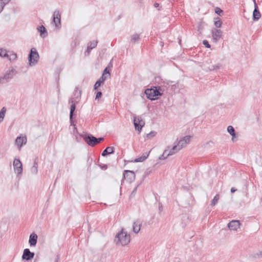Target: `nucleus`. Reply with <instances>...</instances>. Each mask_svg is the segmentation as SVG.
Listing matches in <instances>:
<instances>
[{
	"label": "nucleus",
	"mask_w": 262,
	"mask_h": 262,
	"mask_svg": "<svg viewBox=\"0 0 262 262\" xmlns=\"http://www.w3.org/2000/svg\"><path fill=\"white\" fill-rule=\"evenodd\" d=\"M101 96H102L101 92H100V91L98 92L96 94L95 99H98L99 98H100L101 97Z\"/></svg>",
	"instance_id": "obj_39"
},
{
	"label": "nucleus",
	"mask_w": 262,
	"mask_h": 262,
	"mask_svg": "<svg viewBox=\"0 0 262 262\" xmlns=\"http://www.w3.org/2000/svg\"><path fill=\"white\" fill-rule=\"evenodd\" d=\"M221 67V65L220 64H217L215 67L214 66H212V68H211L210 69V70H213L214 69H219Z\"/></svg>",
	"instance_id": "obj_41"
},
{
	"label": "nucleus",
	"mask_w": 262,
	"mask_h": 262,
	"mask_svg": "<svg viewBox=\"0 0 262 262\" xmlns=\"http://www.w3.org/2000/svg\"><path fill=\"white\" fill-rule=\"evenodd\" d=\"M228 132L232 136V140L234 141V138L236 137L235 129L232 126H228L227 127Z\"/></svg>",
	"instance_id": "obj_24"
},
{
	"label": "nucleus",
	"mask_w": 262,
	"mask_h": 262,
	"mask_svg": "<svg viewBox=\"0 0 262 262\" xmlns=\"http://www.w3.org/2000/svg\"><path fill=\"white\" fill-rule=\"evenodd\" d=\"M203 45H204L205 46V47L206 48H210V45H209V43L207 40H203Z\"/></svg>",
	"instance_id": "obj_37"
},
{
	"label": "nucleus",
	"mask_w": 262,
	"mask_h": 262,
	"mask_svg": "<svg viewBox=\"0 0 262 262\" xmlns=\"http://www.w3.org/2000/svg\"><path fill=\"white\" fill-rule=\"evenodd\" d=\"M190 138L191 137L190 136H186L183 137L177 143L178 145H179L180 148L182 149L189 142Z\"/></svg>",
	"instance_id": "obj_12"
},
{
	"label": "nucleus",
	"mask_w": 262,
	"mask_h": 262,
	"mask_svg": "<svg viewBox=\"0 0 262 262\" xmlns=\"http://www.w3.org/2000/svg\"><path fill=\"white\" fill-rule=\"evenodd\" d=\"M258 255L259 257H262V252H259V253L258 254Z\"/></svg>",
	"instance_id": "obj_48"
},
{
	"label": "nucleus",
	"mask_w": 262,
	"mask_h": 262,
	"mask_svg": "<svg viewBox=\"0 0 262 262\" xmlns=\"http://www.w3.org/2000/svg\"><path fill=\"white\" fill-rule=\"evenodd\" d=\"M2 2H3V3H5V5L6 4H7L8 3H9V2L10 1V0H2Z\"/></svg>",
	"instance_id": "obj_47"
},
{
	"label": "nucleus",
	"mask_w": 262,
	"mask_h": 262,
	"mask_svg": "<svg viewBox=\"0 0 262 262\" xmlns=\"http://www.w3.org/2000/svg\"><path fill=\"white\" fill-rule=\"evenodd\" d=\"M39 58V56L36 49L32 48L28 55L29 65L31 67L35 66L38 62Z\"/></svg>",
	"instance_id": "obj_5"
},
{
	"label": "nucleus",
	"mask_w": 262,
	"mask_h": 262,
	"mask_svg": "<svg viewBox=\"0 0 262 262\" xmlns=\"http://www.w3.org/2000/svg\"><path fill=\"white\" fill-rule=\"evenodd\" d=\"M149 153H150V151L148 152L143 153V155L141 157H140L138 158H136L134 160L135 162H142L144 161L148 158V157L149 155Z\"/></svg>",
	"instance_id": "obj_23"
},
{
	"label": "nucleus",
	"mask_w": 262,
	"mask_h": 262,
	"mask_svg": "<svg viewBox=\"0 0 262 262\" xmlns=\"http://www.w3.org/2000/svg\"><path fill=\"white\" fill-rule=\"evenodd\" d=\"M159 209L160 211H161L163 210V207L161 203H159Z\"/></svg>",
	"instance_id": "obj_44"
},
{
	"label": "nucleus",
	"mask_w": 262,
	"mask_h": 262,
	"mask_svg": "<svg viewBox=\"0 0 262 262\" xmlns=\"http://www.w3.org/2000/svg\"><path fill=\"white\" fill-rule=\"evenodd\" d=\"M137 187H138V186L134 188V189L133 190V191H132V192L131 193V195H130L131 196H133V195H134V193L137 191Z\"/></svg>",
	"instance_id": "obj_43"
},
{
	"label": "nucleus",
	"mask_w": 262,
	"mask_h": 262,
	"mask_svg": "<svg viewBox=\"0 0 262 262\" xmlns=\"http://www.w3.org/2000/svg\"><path fill=\"white\" fill-rule=\"evenodd\" d=\"M100 166L101 167V168L103 169H106L107 167V165H100Z\"/></svg>",
	"instance_id": "obj_45"
},
{
	"label": "nucleus",
	"mask_w": 262,
	"mask_h": 262,
	"mask_svg": "<svg viewBox=\"0 0 262 262\" xmlns=\"http://www.w3.org/2000/svg\"><path fill=\"white\" fill-rule=\"evenodd\" d=\"M219 199L220 195L219 194H216L215 196L214 197L213 199L212 200L211 204V206H214L218 202Z\"/></svg>",
	"instance_id": "obj_31"
},
{
	"label": "nucleus",
	"mask_w": 262,
	"mask_h": 262,
	"mask_svg": "<svg viewBox=\"0 0 262 262\" xmlns=\"http://www.w3.org/2000/svg\"><path fill=\"white\" fill-rule=\"evenodd\" d=\"M61 15L59 10H56L53 13V21L56 27L58 28L61 24L60 23Z\"/></svg>",
	"instance_id": "obj_9"
},
{
	"label": "nucleus",
	"mask_w": 262,
	"mask_h": 262,
	"mask_svg": "<svg viewBox=\"0 0 262 262\" xmlns=\"http://www.w3.org/2000/svg\"><path fill=\"white\" fill-rule=\"evenodd\" d=\"M241 223L238 220H232L228 224L230 230L236 231L240 227Z\"/></svg>",
	"instance_id": "obj_11"
},
{
	"label": "nucleus",
	"mask_w": 262,
	"mask_h": 262,
	"mask_svg": "<svg viewBox=\"0 0 262 262\" xmlns=\"http://www.w3.org/2000/svg\"><path fill=\"white\" fill-rule=\"evenodd\" d=\"M6 111H7V109L5 107H3L1 109V110L0 111V123L2 122L3 121Z\"/></svg>",
	"instance_id": "obj_26"
},
{
	"label": "nucleus",
	"mask_w": 262,
	"mask_h": 262,
	"mask_svg": "<svg viewBox=\"0 0 262 262\" xmlns=\"http://www.w3.org/2000/svg\"><path fill=\"white\" fill-rule=\"evenodd\" d=\"M167 153H168V149H165V150L164 151V152H163V154H162V155H161L159 157V159L160 160H164V159H166V158L168 157V156H167Z\"/></svg>",
	"instance_id": "obj_33"
},
{
	"label": "nucleus",
	"mask_w": 262,
	"mask_h": 262,
	"mask_svg": "<svg viewBox=\"0 0 262 262\" xmlns=\"http://www.w3.org/2000/svg\"><path fill=\"white\" fill-rule=\"evenodd\" d=\"M134 124L136 130L140 132L142 127L144 125L145 122L141 117H135L134 118Z\"/></svg>",
	"instance_id": "obj_7"
},
{
	"label": "nucleus",
	"mask_w": 262,
	"mask_h": 262,
	"mask_svg": "<svg viewBox=\"0 0 262 262\" xmlns=\"http://www.w3.org/2000/svg\"><path fill=\"white\" fill-rule=\"evenodd\" d=\"M38 236L36 234L32 233L30 235L29 243L31 246H35L36 245Z\"/></svg>",
	"instance_id": "obj_16"
},
{
	"label": "nucleus",
	"mask_w": 262,
	"mask_h": 262,
	"mask_svg": "<svg viewBox=\"0 0 262 262\" xmlns=\"http://www.w3.org/2000/svg\"><path fill=\"white\" fill-rule=\"evenodd\" d=\"M38 31L40 32V35L41 36H42L43 34H44L45 33H46V35H47V30H46V29L45 28V27L43 26H39L38 28H37Z\"/></svg>",
	"instance_id": "obj_30"
},
{
	"label": "nucleus",
	"mask_w": 262,
	"mask_h": 262,
	"mask_svg": "<svg viewBox=\"0 0 262 262\" xmlns=\"http://www.w3.org/2000/svg\"><path fill=\"white\" fill-rule=\"evenodd\" d=\"M115 148L112 146H108L106 147L102 152L101 155L103 157H105L108 155L113 154L114 152Z\"/></svg>",
	"instance_id": "obj_19"
},
{
	"label": "nucleus",
	"mask_w": 262,
	"mask_h": 262,
	"mask_svg": "<svg viewBox=\"0 0 262 262\" xmlns=\"http://www.w3.org/2000/svg\"><path fill=\"white\" fill-rule=\"evenodd\" d=\"M27 142V138L26 137H17L15 140V145L20 149L23 144H25Z\"/></svg>",
	"instance_id": "obj_14"
},
{
	"label": "nucleus",
	"mask_w": 262,
	"mask_h": 262,
	"mask_svg": "<svg viewBox=\"0 0 262 262\" xmlns=\"http://www.w3.org/2000/svg\"><path fill=\"white\" fill-rule=\"evenodd\" d=\"M130 241V236L129 234L122 229L116 235L114 241L117 245L125 246L128 244Z\"/></svg>",
	"instance_id": "obj_1"
},
{
	"label": "nucleus",
	"mask_w": 262,
	"mask_h": 262,
	"mask_svg": "<svg viewBox=\"0 0 262 262\" xmlns=\"http://www.w3.org/2000/svg\"><path fill=\"white\" fill-rule=\"evenodd\" d=\"M37 167H38V163H37V160L36 159L34 162L33 166L31 168V173L33 174H37V172H38Z\"/></svg>",
	"instance_id": "obj_25"
},
{
	"label": "nucleus",
	"mask_w": 262,
	"mask_h": 262,
	"mask_svg": "<svg viewBox=\"0 0 262 262\" xmlns=\"http://www.w3.org/2000/svg\"><path fill=\"white\" fill-rule=\"evenodd\" d=\"M215 12L219 15H221L223 13V10L219 7H216L215 9Z\"/></svg>",
	"instance_id": "obj_35"
},
{
	"label": "nucleus",
	"mask_w": 262,
	"mask_h": 262,
	"mask_svg": "<svg viewBox=\"0 0 262 262\" xmlns=\"http://www.w3.org/2000/svg\"><path fill=\"white\" fill-rule=\"evenodd\" d=\"M108 74L109 76H110V73L109 72V70H108L107 68H105L103 72L102 75H104L105 74Z\"/></svg>",
	"instance_id": "obj_38"
},
{
	"label": "nucleus",
	"mask_w": 262,
	"mask_h": 262,
	"mask_svg": "<svg viewBox=\"0 0 262 262\" xmlns=\"http://www.w3.org/2000/svg\"><path fill=\"white\" fill-rule=\"evenodd\" d=\"M216 20L214 21V25L217 28H220L222 26V22L221 20V19L219 17H217L215 19Z\"/></svg>",
	"instance_id": "obj_32"
},
{
	"label": "nucleus",
	"mask_w": 262,
	"mask_h": 262,
	"mask_svg": "<svg viewBox=\"0 0 262 262\" xmlns=\"http://www.w3.org/2000/svg\"><path fill=\"white\" fill-rule=\"evenodd\" d=\"M212 38L215 42L217 41L222 36V31L220 30L213 29L212 30Z\"/></svg>",
	"instance_id": "obj_13"
},
{
	"label": "nucleus",
	"mask_w": 262,
	"mask_h": 262,
	"mask_svg": "<svg viewBox=\"0 0 262 262\" xmlns=\"http://www.w3.org/2000/svg\"><path fill=\"white\" fill-rule=\"evenodd\" d=\"M123 179H126L128 182H132L135 179V174L133 171L125 170L124 171Z\"/></svg>",
	"instance_id": "obj_8"
},
{
	"label": "nucleus",
	"mask_w": 262,
	"mask_h": 262,
	"mask_svg": "<svg viewBox=\"0 0 262 262\" xmlns=\"http://www.w3.org/2000/svg\"><path fill=\"white\" fill-rule=\"evenodd\" d=\"M172 83V81H169L167 83V84H169L170 83Z\"/></svg>",
	"instance_id": "obj_50"
},
{
	"label": "nucleus",
	"mask_w": 262,
	"mask_h": 262,
	"mask_svg": "<svg viewBox=\"0 0 262 262\" xmlns=\"http://www.w3.org/2000/svg\"><path fill=\"white\" fill-rule=\"evenodd\" d=\"M0 56L6 57L8 56V52L5 50L0 49Z\"/></svg>",
	"instance_id": "obj_34"
},
{
	"label": "nucleus",
	"mask_w": 262,
	"mask_h": 262,
	"mask_svg": "<svg viewBox=\"0 0 262 262\" xmlns=\"http://www.w3.org/2000/svg\"><path fill=\"white\" fill-rule=\"evenodd\" d=\"M75 101H76V100H74L73 98H71L69 100V102L72 103V104L71 105V107H70V119L71 122H72V121L73 113L76 108V103H77V102Z\"/></svg>",
	"instance_id": "obj_15"
},
{
	"label": "nucleus",
	"mask_w": 262,
	"mask_h": 262,
	"mask_svg": "<svg viewBox=\"0 0 262 262\" xmlns=\"http://www.w3.org/2000/svg\"><path fill=\"white\" fill-rule=\"evenodd\" d=\"M55 262H58V259H56L55 260Z\"/></svg>",
	"instance_id": "obj_51"
},
{
	"label": "nucleus",
	"mask_w": 262,
	"mask_h": 262,
	"mask_svg": "<svg viewBox=\"0 0 262 262\" xmlns=\"http://www.w3.org/2000/svg\"><path fill=\"white\" fill-rule=\"evenodd\" d=\"M180 149L181 148L177 144L176 145H174L169 151L168 150L167 156H169L174 155L176 153L178 152Z\"/></svg>",
	"instance_id": "obj_22"
},
{
	"label": "nucleus",
	"mask_w": 262,
	"mask_h": 262,
	"mask_svg": "<svg viewBox=\"0 0 262 262\" xmlns=\"http://www.w3.org/2000/svg\"><path fill=\"white\" fill-rule=\"evenodd\" d=\"M254 2L255 4V8L253 12V19L254 20H257L261 17V14L258 11V7L255 3V1L254 0Z\"/></svg>",
	"instance_id": "obj_17"
},
{
	"label": "nucleus",
	"mask_w": 262,
	"mask_h": 262,
	"mask_svg": "<svg viewBox=\"0 0 262 262\" xmlns=\"http://www.w3.org/2000/svg\"><path fill=\"white\" fill-rule=\"evenodd\" d=\"M13 166L14 171L17 174V176H18L21 175L23 173V165L19 159H14Z\"/></svg>",
	"instance_id": "obj_6"
},
{
	"label": "nucleus",
	"mask_w": 262,
	"mask_h": 262,
	"mask_svg": "<svg viewBox=\"0 0 262 262\" xmlns=\"http://www.w3.org/2000/svg\"><path fill=\"white\" fill-rule=\"evenodd\" d=\"M213 144V142L212 141H209L208 142H207L206 143V144L205 147H206L207 145H209L210 146V145H212Z\"/></svg>",
	"instance_id": "obj_42"
},
{
	"label": "nucleus",
	"mask_w": 262,
	"mask_h": 262,
	"mask_svg": "<svg viewBox=\"0 0 262 262\" xmlns=\"http://www.w3.org/2000/svg\"><path fill=\"white\" fill-rule=\"evenodd\" d=\"M164 90L159 86H153L151 89H147L145 91V94L149 99L155 100L157 99L158 96L163 95Z\"/></svg>",
	"instance_id": "obj_2"
},
{
	"label": "nucleus",
	"mask_w": 262,
	"mask_h": 262,
	"mask_svg": "<svg viewBox=\"0 0 262 262\" xmlns=\"http://www.w3.org/2000/svg\"><path fill=\"white\" fill-rule=\"evenodd\" d=\"M158 6H159V4H157V3L155 4V7H158Z\"/></svg>",
	"instance_id": "obj_49"
},
{
	"label": "nucleus",
	"mask_w": 262,
	"mask_h": 262,
	"mask_svg": "<svg viewBox=\"0 0 262 262\" xmlns=\"http://www.w3.org/2000/svg\"><path fill=\"white\" fill-rule=\"evenodd\" d=\"M16 74V71L13 68H11L7 70L5 74L0 77V85L8 82Z\"/></svg>",
	"instance_id": "obj_4"
},
{
	"label": "nucleus",
	"mask_w": 262,
	"mask_h": 262,
	"mask_svg": "<svg viewBox=\"0 0 262 262\" xmlns=\"http://www.w3.org/2000/svg\"><path fill=\"white\" fill-rule=\"evenodd\" d=\"M106 79V77L104 75H102L101 77L96 82L94 85V90H97L98 88L103 83L104 81Z\"/></svg>",
	"instance_id": "obj_20"
},
{
	"label": "nucleus",
	"mask_w": 262,
	"mask_h": 262,
	"mask_svg": "<svg viewBox=\"0 0 262 262\" xmlns=\"http://www.w3.org/2000/svg\"><path fill=\"white\" fill-rule=\"evenodd\" d=\"M6 58H8L10 61H13L16 59L17 55L16 53L9 52V54L8 53V56Z\"/></svg>",
	"instance_id": "obj_28"
},
{
	"label": "nucleus",
	"mask_w": 262,
	"mask_h": 262,
	"mask_svg": "<svg viewBox=\"0 0 262 262\" xmlns=\"http://www.w3.org/2000/svg\"><path fill=\"white\" fill-rule=\"evenodd\" d=\"M97 42H98L97 40H93V41L88 43L87 49L86 50V52H87L88 54L90 53L91 51L93 49L96 47Z\"/></svg>",
	"instance_id": "obj_21"
},
{
	"label": "nucleus",
	"mask_w": 262,
	"mask_h": 262,
	"mask_svg": "<svg viewBox=\"0 0 262 262\" xmlns=\"http://www.w3.org/2000/svg\"><path fill=\"white\" fill-rule=\"evenodd\" d=\"M140 39V34H135L131 36L130 41L132 43H135Z\"/></svg>",
	"instance_id": "obj_29"
},
{
	"label": "nucleus",
	"mask_w": 262,
	"mask_h": 262,
	"mask_svg": "<svg viewBox=\"0 0 262 262\" xmlns=\"http://www.w3.org/2000/svg\"><path fill=\"white\" fill-rule=\"evenodd\" d=\"M81 93V91H78L77 88L75 89V90H74V96L75 97V99L74 98V100H76L75 102H77V100L79 99V98H80Z\"/></svg>",
	"instance_id": "obj_27"
},
{
	"label": "nucleus",
	"mask_w": 262,
	"mask_h": 262,
	"mask_svg": "<svg viewBox=\"0 0 262 262\" xmlns=\"http://www.w3.org/2000/svg\"><path fill=\"white\" fill-rule=\"evenodd\" d=\"M156 135V133L155 132H151L149 134L147 135V137H152L155 136Z\"/></svg>",
	"instance_id": "obj_40"
},
{
	"label": "nucleus",
	"mask_w": 262,
	"mask_h": 262,
	"mask_svg": "<svg viewBox=\"0 0 262 262\" xmlns=\"http://www.w3.org/2000/svg\"><path fill=\"white\" fill-rule=\"evenodd\" d=\"M82 138L84 140V141L89 145L92 147H93L99 143L101 141L104 140V138L100 137L97 138L94 136L90 134H85L82 135Z\"/></svg>",
	"instance_id": "obj_3"
},
{
	"label": "nucleus",
	"mask_w": 262,
	"mask_h": 262,
	"mask_svg": "<svg viewBox=\"0 0 262 262\" xmlns=\"http://www.w3.org/2000/svg\"><path fill=\"white\" fill-rule=\"evenodd\" d=\"M141 225L142 223L139 220L134 222L133 230L135 233H138L140 231Z\"/></svg>",
	"instance_id": "obj_18"
},
{
	"label": "nucleus",
	"mask_w": 262,
	"mask_h": 262,
	"mask_svg": "<svg viewBox=\"0 0 262 262\" xmlns=\"http://www.w3.org/2000/svg\"><path fill=\"white\" fill-rule=\"evenodd\" d=\"M5 6V3H3V2H2V0H0V13L3 10Z\"/></svg>",
	"instance_id": "obj_36"
},
{
	"label": "nucleus",
	"mask_w": 262,
	"mask_h": 262,
	"mask_svg": "<svg viewBox=\"0 0 262 262\" xmlns=\"http://www.w3.org/2000/svg\"><path fill=\"white\" fill-rule=\"evenodd\" d=\"M34 256V253L30 251L29 249H25L22 255L23 260H29L32 259Z\"/></svg>",
	"instance_id": "obj_10"
},
{
	"label": "nucleus",
	"mask_w": 262,
	"mask_h": 262,
	"mask_svg": "<svg viewBox=\"0 0 262 262\" xmlns=\"http://www.w3.org/2000/svg\"><path fill=\"white\" fill-rule=\"evenodd\" d=\"M236 191V189L235 188H234V187H232V188H231V192L232 193H233V192H235Z\"/></svg>",
	"instance_id": "obj_46"
}]
</instances>
